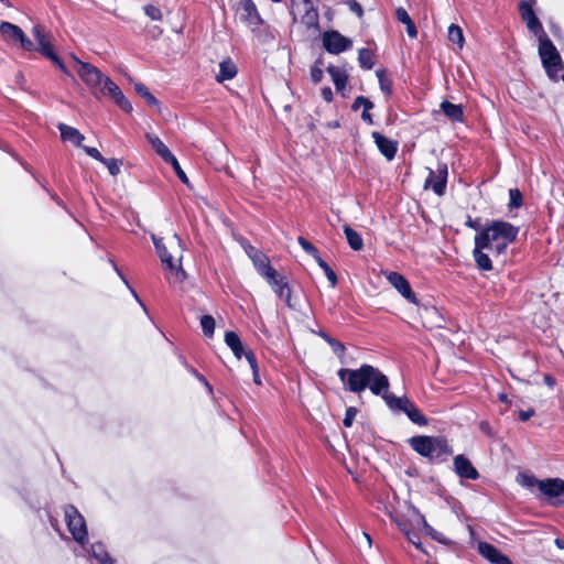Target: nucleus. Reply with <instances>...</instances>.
<instances>
[{
	"mask_svg": "<svg viewBox=\"0 0 564 564\" xmlns=\"http://www.w3.org/2000/svg\"><path fill=\"white\" fill-rule=\"evenodd\" d=\"M519 230V227L505 220H492L487 224L474 238L473 258L476 267L480 271H491L492 262L489 254L484 251L489 250L497 256L503 254L508 246L517 240Z\"/></svg>",
	"mask_w": 564,
	"mask_h": 564,
	"instance_id": "obj_1",
	"label": "nucleus"
},
{
	"mask_svg": "<svg viewBox=\"0 0 564 564\" xmlns=\"http://www.w3.org/2000/svg\"><path fill=\"white\" fill-rule=\"evenodd\" d=\"M337 376L352 393H361L369 388L375 395H380L383 400L389 393L388 377L372 365L362 364L358 369L340 368Z\"/></svg>",
	"mask_w": 564,
	"mask_h": 564,
	"instance_id": "obj_2",
	"label": "nucleus"
},
{
	"mask_svg": "<svg viewBox=\"0 0 564 564\" xmlns=\"http://www.w3.org/2000/svg\"><path fill=\"white\" fill-rule=\"evenodd\" d=\"M410 447L432 465L446 463L453 448L444 436L414 435L408 440Z\"/></svg>",
	"mask_w": 564,
	"mask_h": 564,
	"instance_id": "obj_3",
	"label": "nucleus"
},
{
	"mask_svg": "<svg viewBox=\"0 0 564 564\" xmlns=\"http://www.w3.org/2000/svg\"><path fill=\"white\" fill-rule=\"evenodd\" d=\"M32 35L35 43L23 33V39H20L18 44H20L24 51L39 52L42 56L50 59L64 74L69 75L66 65L54 51L53 36L45 26L41 24L34 25L32 28Z\"/></svg>",
	"mask_w": 564,
	"mask_h": 564,
	"instance_id": "obj_4",
	"label": "nucleus"
},
{
	"mask_svg": "<svg viewBox=\"0 0 564 564\" xmlns=\"http://www.w3.org/2000/svg\"><path fill=\"white\" fill-rule=\"evenodd\" d=\"M539 56L549 78L557 80V74L564 67V64L558 51L546 33L539 35Z\"/></svg>",
	"mask_w": 564,
	"mask_h": 564,
	"instance_id": "obj_5",
	"label": "nucleus"
},
{
	"mask_svg": "<svg viewBox=\"0 0 564 564\" xmlns=\"http://www.w3.org/2000/svg\"><path fill=\"white\" fill-rule=\"evenodd\" d=\"M384 402L390 410L403 412L412 423L419 426H426L429 424V419L406 395L395 397L389 392L384 395Z\"/></svg>",
	"mask_w": 564,
	"mask_h": 564,
	"instance_id": "obj_6",
	"label": "nucleus"
},
{
	"mask_svg": "<svg viewBox=\"0 0 564 564\" xmlns=\"http://www.w3.org/2000/svg\"><path fill=\"white\" fill-rule=\"evenodd\" d=\"M64 516L67 529L70 532L73 539L78 543L84 544L88 539V531L84 517L73 505L65 506Z\"/></svg>",
	"mask_w": 564,
	"mask_h": 564,
	"instance_id": "obj_7",
	"label": "nucleus"
},
{
	"mask_svg": "<svg viewBox=\"0 0 564 564\" xmlns=\"http://www.w3.org/2000/svg\"><path fill=\"white\" fill-rule=\"evenodd\" d=\"M539 490L552 506L564 503V480L562 478L542 479L539 482Z\"/></svg>",
	"mask_w": 564,
	"mask_h": 564,
	"instance_id": "obj_8",
	"label": "nucleus"
},
{
	"mask_svg": "<svg viewBox=\"0 0 564 564\" xmlns=\"http://www.w3.org/2000/svg\"><path fill=\"white\" fill-rule=\"evenodd\" d=\"M323 47L330 54H340L352 46V41L336 30L325 31L322 35Z\"/></svg>",
	"mask_w": 564,
	"mask_h": 564,
	"instance_id": "obj_9",
	"label": "nucleus"
},
{
	"mask_svg": "<svg viewBox=\"0 0 564 564\" xmlns=\"http://www.w3.org/2000/svg\"><path fill=\"white\" fill-rule=\"evenodd\" d=\"M429 170V176L424 182V188H431L437 196H443L446 193L448 167L446 163H438L437 170Z\"/></svg>",
	"mask_w": 564,
	"mask_h": 564,
	"instance_id": "obj_10",
	"label": "nucleus"
},
{
	"mask_svg": "<svg viewBox=\"0 0 564 564\" xmlns=\"http://www.w3.org/2000/svg\"><path fill=\"white\" fill-rule=\"evenodd\" d=\"M73 57L79 64L77 73L82 80L91 88L100 87L106 76L93 64L82 62L75 56Z\"/></svg>",
	"mask_w": 564,
	"mask_h": 564,
	"instance_id": "obj_11",
	"label": "nucleus"
},
{
	"mask_svg": "<svg viewBox=\"0 0 564 564\" xmlns=\"http://www.w3.org/2000/svg\"><path fill=\"white\" fill-rule=\"evenodd\" d=\"M101 85V93L104 95H108L123 111L128 113L132 111L131 102L124 97L120 87L111 78L108 76L105 77Z\"/></svg>",
	"mask_w": 564,
	"mask_h": 564,
	"instance_id": "obj_12",
	"label": "nucleus"
},
{
	"mask_svg": "<svg viewBox=\"0 0 564 564\" xmlns=\"http://www.w3.org/2000/svg\"><path fill=\"white\" fill-rule=\"evenodd\" d=\"M153 242L161 259L162 263L166 265V268L171 271H176V276L181 280L186 278L185 271L182 269L181 264H176L174 261V257L169 252L166 245L164 243L163 238L153 237Z\"/></svg>",
	"mask_w": 564,
	"mask_h": 564,
	"instance_id": "obj_13",
	"label": "nucleus"
},
{
	"mask_svg": "<svg viewBox=\"0 0 564 564\" xmlns=\"http://www.w3.org/2000/svg\"><path fill=\"white\" fill-rule=\"evenodd\" d=\"M390 284L410 303L419 304L416 294L412 290L409 281L399 272H390L387 276Z\"/></svg>",
	"mask_w": 564,
	"mask_h": 564,
	"instance_id": "obj_14",
	"label": "nucleus"
},
{
	"mask_svg": "<svg viewBox=\"0 0 564 564\" xmlns=\"http://www.w3.org/2000/svg\"><path fill=\"white\" fill-rule=\"evenodd\" d=\"M236 13L239 15L240 20L248 25L259 26L263 23V20L252 0L238 2Z\"/></svg>",
	"mask_w": 564,
	"mask_h": 564,
	"instance_id": "obj_15",
	"label": "nucleus"
},
{
	"mask_svg": "<svg viewBox=\"0 0 564 564\" xmlns=\"http://www.w3.org/2000/svg\"><path fill=\"white\" fill-rule=\"evenodd\" d=\"M453 465L455 474L463 479L477 480L480 476L469 458L463 454L454 456Z\"/></svg>",
	"mask_w": 564,
	"mask_h": 564,
	"instance_id": "obj_16",
	"label": "nucleus"
},
{
	"mask_svg": "<svg viewBox=\"0 0 564 564\" xmlns=\"http://www.w3.org/2000/svg\"><path fill=\"white\" fill-rule=\"evenodd\" d=\"M519 12L522 20L527 23V28L535 35H541L544 32L542 23L534 13L532 6L522 0L519 4Z\"/></svg>",
	"mask_w": 564,
	"mask_h": 564,
	"instance_id": "obj_17",
	"label": "nucleus"
},
{
	"mask_svg": "<svg viewBox=\"0 0 564 564\" xmlns=\"http://www.w3.org/2000/svg\"><path fill=\"white\" fill-rule=\"evenodd\" d=\"M371 137L379 152L388 160L392 161L398 152L399 143L389 139L378 131H372Z\"/></svg>",
	"mask_w": 564,
	"mask_h": 564,
	"instance_id": "obj_18",
	"label": "nucleus"
},
{
	"mask_svg": "<svg viewBox=\"0 0 564 564\" xmlns=\"http://www.w3.org/2000/svg\"><path fill=\"white\" fill-rule=\"evenodd\" d=\"M479 553L495 564H512L510 558L506 555H503L495 545L487 543V542H480L478 545Z\"/></svg>",
	"mask_w": 564,
	"mask_h": 564,
	"instance_id": "obj_19",
	"label": "nucleus"
},
{
	"mask_svg": "<svg viewBox=\"0 0 564 564\" xmlns=\"http://www.w3.org/2000/svg\"><path fill=\"white\" fill-rule=\"evenodd\" d=\"M440 108L446 118L453 123H463L465 121V112L462 105L444 100L441 102Z\"/></svg>",
	"mask_w": 564,
	"mask_h": 564,
	"instance_id": "obj_20",
	"label": "nucleus"
},
{
	"mask_svg": "<svg viewBox=\"0 0 564 564\" xmlns=\"http://www.w3.org/2000/svg\"><path fill=\"white\" fill-rule=\"evenodd\" d=\"M0 33L2 37L11 43V44H18L20 39H23V30L8 21H2L0 23Z\"/></svg>",
	"mask_w": 564,
	"mask_h": 564,
	"instance_id": "obj_21",
	"label": "nucleus"
},
{
	"mask_svg": "<svg viewBox=\"0 0 564 564\" xmlns=\"http://www.w3.org/2000/svg\"><path fill=\"white\" fill-rule=\"evenodd\" d=\"M57 128L61 132V139L64 142L69 141L76 147H82V142L84 141L85 137L79 132L78 129L66 123H59Z\"/></svg>",
	"mask_w": 564,
	"mask_h": 564,
	"instance_id": "obj_22",
	"label": "nucleus"
},
{
	"mask_svg": "<svg viewBox=\"0 0 564 564\" xmlns=\"http://www.w3.org/2000/svg\"><path fill=\"white\" fill-rule=\"evenodd\" d=\"M326 70L332 77L336 90L343 91L348 83V74L346 73V70L335 65L327 66Z\"/></svg>",
	"mask_w": 564,
	"mask_h": 564,
	"instance_id": "obj_23",
	"label": "nucleus"
},
{
	"mask_svg": "<svg viewBox=\"0 0 564 564\" xmlns=\"http://www.w3.org/2000/svg\"><path fill=\"white\" fill-rule=\"evenodd\" d=\"M250 258L259 275L262 276L270 274L269 272L271 269H273V267L271 265L270 259L267 254L256 250L252 254H250Z\"/></svg>",
	"mask_w": 564,
	"mask_h": 564,
	"instance_id": "obj_24",
	"label": "nucleus"
},
{
	"mask_svg": "<svg viewBox=\"0 0 564 564\" xmlns=\"http://www.w3.org/2000/svg\"><path fill=\"white\" fill-rule=\"evenodd\" d=\"M225 343L231 349L235 357L240 359L242 355L247 351L245 348L240 337L234 330H228L225 334Z\"/></svg>",
	"mask_w": 564,
	"mask_h": 564,
	"instance_id": "obj_25",
	"label": "nucleus"
},
{
	"mask_svg": "<svg viewBox=\"0 0 564 564\" xmlns=\"http://www.w3.org/2000/svg\"><path fill=\"white\" fill-rule=\"evenodd\" d=\"M238 73V68L236 64L231 61V58L224 59L219 64V72L216 76L218 83H223L225 80L232 79Z\"/></svg>",
	"mask_w": 564,
	"mask_h": 564,
	"instance_id": "obj_26",
	"label": "nucleus"
},
{
	"mask_svg": "<svg viewBox=\"0 0 564 564\" xmlns=\"http://www.w3.org/2000/svg\"><path fill=\"white\" fill-rule=\"evenodd\" d=\"M397 20L403 23L406 28V33L411 39H415L417 36V29L409 13L404 8H398L395 10Z\"/></svg>",
	"mask_w": 564,
	"mask_h": 564,
	"instance_id": "obj_27",
	"label": "nucleus"
},
{
	"mask_svg": "<svg viewBox=\"0 0 564 564\" xmlns=\"http://www.w3.org/2000/svg\"><path fill=\"white\" fill-rule=\"evenodd\" d=\"M147 139L154 149V151L156 152V154L160 155L164 162L167 161L171 156H173L172 152L159 137L148 133Z\"/></svg>",
	"mask_w": 564,
	"mask_h": 564,
	"instance_id": "obj_28",
	"label": "nucleus"
},
{
	"mask_svg": "<svg viewBox=\"0 0 564 564\" xmlns=\"http://www.w3.org/2000/svg\"><path fill=\"white\" fill-rule=\"evenodd\" d=\"M343 229L349 247L355 251L361 250L364 248V240L360 234L349 225H345Z\"/></svg>",
	"mask_w": 564,
	"mask_h": 564,
	"instance_id": "obj_29",
	"label": "nucleus"
},
{
	"mask_svg": "<svg viewBox=\"0 0 564 564\" xmlns=\"http://www.w3.org/2000/svg\"><path fill=\"white\" fill-rule=\"evenodd\" d=\"M376 75L378 77L381 91L384 94L387 98H389L393 91V82L391 77L389 76L388 72L384 68L377 69Z\"/></svg>",
	"mask_w": 564,
	"mask_h": 564,
	"instance_id": "obj_30",
	"label": "nucleus"
},
{
	"mask_svg": "<svg viewBox=\"0 0 564 564\" xmlns=\"http://www.w3.org/2000/svg\"><path fill=\"white\" fill-rule=\"evenodd\" d=\"M358 62L362 69H372L376 64L373 51L367 47L360 48L358 51Z\"/></svg>",
	"mask_w": 564,
	"mask_h": 564,
	"instance_id": "obj_31",
	"label": "nucleus"
},
{
	"mask_svg": "<svg viewBox=\"0 0 564 564\" xmlns=\"http://www.w3.org/2000/svg\"><path fill=\"white\" fill-rule=\"evenodd\" d=\"M447 37H448V41L452 42L453 44H455L459 50L463 48V46L465 44V37H464L463 30L459 25L451 24L448 26Z\"/></svg>",
	"mask_w": 564,
	"mask_h": 564,
	"instance_id": "obj_32",
	"label": "nucleus"
},
{
	"mask_svg": "<svg viewBox=\"0 0 564 564\" xmlns=\"http://www.w3.org/2000/svg\"><path fill=\"white\" fill-rule=\"evenodd\" d=\"M134 90L140 97H142L147 101L149 106L158 108L160 107V101L154 95L151 94V91L144 84L137 83L134 85Z\"/></svg>",
	"mask_w": 564,
	"mask_h": 564,
	"instance_id": "obj_33",
	"label": "nucleus"
},
{
	"mask_svg": "<svg viewBox=\"0 0 564 564\" xmlns=\"http://www.w3.org/2000/svg\"><path fill=\"white\" fill-rule=\"evenodd\" d=\"M270 274L262 275V278L267 281V283L274 291L275 288H279L281 284L286 283V278L279 273L274 268L270 270Z\"/></svg>",
	"mask_w": 564,
	"mask_h": 564,
	"instance_id": "obj_34",
	"label": "nucleus"
},
{
	"mask_svg": "<svg viewBox=\"0 0 564 564\" xmlns=\"http://www.w3.org/2000/svg\"><path fill=\"white\" fill-rule=\"evenodd\" d=\"M318 11L314 6H311L306 9L305 13L302 15V22L307 28H314L318 25Z\"/></svg>",
	"mask_w": 564,
	"mask_h": 564,
	"instance_id": "obj_35",
	"label": "nucleus"
},
{
	"mask_svg": "<svg viewBox=\"0 0 564 564\" xmlns=\"http://www.w3.org/2000/svg\"><path fill=\"white\" fill-rule=\"evenodd\" d=\"M315 262L324 271L325 275L327 276V280L330 283V286L335 288L338 283L336 272L328 265V263L322 257L318 258Z\"/></svg>",
	"mask_w": 564,
	"mask_h": 564,
	"instance_id": "obj_36",
	"label": "nucleus"
},
{
	"mask_svg": "<svg viewBox=\"0 0 564 564\" xmlns=\"http://www.w3.org/2000/svg\"><path fill=\"white\" fill-rule=\"evenodd\" d=\"M297 242L302 247V249L311 256L315 261L321 258L318 249L303 236L297 237Z\"/></svg>",
	"mask_w": 564,
	"mask_h": 564,
	"instance_id": "obj_37",
	"label": "nucleus"
},
{
	"mask_svg": "<svg viewBox=\"0 0 564 564\" xmlns=\"http://www.w3.org/2000/svg\"><path fill=\"white\" fill-rule=\"evenodd\" d=\"M274 293L279 299L283 300L289 307H293L291 304L292 291L289 282L281 284L279 288H275Z\"/></svg>",
	"mask_w": 564,
	"mask_h": 564,
	"instance_id": "obj_38",
	"label": "nucleus"
},
{
	"mask_svg": "<svg viewBox=\"0 0 564 564\" xmlns=\"http://www.w3.org/2000/svg\"><path fill=\"white\" fill-rule=\"evenodd\" d=\"M215 318L212 315H203L200 317V326L206 337H212L215 332Z\"/></svg>",
	"mask_w": 564,
	"mask_h": 564,
	"instance_id": "obj_39",
	"label": "nucleus"
},
{
	"mask_svg": "<svg viewBox=\"0 0 564 564\" xmlns=\"http://www.w3.org/2000/svg\"><path fill=\"white\" fill-rule=\"evenodd\" d=\"M523 205V195L519 188L509 189V208H520Z\"/></svg>",
	"mask_w": 564,
	"mask_h": 564,
	"instance_id": "obj_40",
	"label": "nucleus"
},
{
	"mask_svg": "<svg viewBox=\"0 0 564 564\" xmlns=\"http://www.w3.org/2000/svg\"><path fill=\"white\" fill-rule=\"evenodd\" d=\"M360 107H362V111H370L375 105L369 98L365 96H357L351 105V109L356 111Z\"/></svg>",
	"mask_w": 564,
	"mask_h": 564,
	"instance_id": "obj_41",
	"label": "nucleus"
},
{
	"mask_svg": "<svg viewBox=\"0 0 564 564\" xmlns=\"http://www.w3.org/2000/svg\"><path fill=\"white\" fill-rule=\"evenodd\" d=\"M165 163H169L172 165L174 172L176 173L177 177L180 178V181L184 184H188V178L185 174V172L183 171V169L181 167L177 159L173 155L171 156L167 161H165Z\"/></svg>",
	"mask_w": 564,
	"mask_h": 564,
	"instance_id": "obj_42",
	"label": "nucleus"
},
{
	"mask_svg": "<svg viewBox=\"0 0 564 564\" xmlns=\"http://www.w3.org/2000/svg\"><path fill=\"white\" fill-rule=\"evenodd\" d=\"M101 163L107 166L110 175L116 176L120 173V166L122 164L121 161H119L115 158H111V159L105 158Z\"/></svg>",
	"mask_w": 564,
	"mask_h": 564,
	"instance_id": "obj_43",
	"label": "nucleus"
},
{
	"mask_svg": "<svg viewBox=\"0 0 564 564\" xmlns=\"http://www.w3.org/2000/svg\"><path fill=\"white\" fill-rule=\"evenodd\" d=\"M143 10L147 17H149L152 21H161L163 18L161 9L154 4H147L144 6Z\"/></svg>",
	"mask_w": 564,
	"mask_h": 564,
	"instance_id": "obj_44",
	"label": "nucleus"
},
{
	"mask_svg": "<svg viewBox=\"0 0 564 564\" xmlns=\"http://www.w3.org/2000/svg\"><path fill=\"white\" fill-rule=\"evenodd\" d=\"M328 345L332 347L333 349V352L341 360V362L344 361V356L346 354V347L345 345L336 339V338H333L332 340H329Z\"/></svg>",
	"mask_w": 564,
	"mask_h": 564,
	"instance_id": "obj_45",
	"label": "nucleus"
},
{
	"mask_svg": "<svg viewBox=\"0 0 564 564\" xmlns=\"http://www.w3.org/2000/svg\"><path fill=\"white\" fill-rule=\"evenodd\" d=\"M479 431L489 438H495L497 435V431L494 429V426L490 424L489 421L484 420L478 423Z\"/></svg>",
	"mask_w": 564,
	"mask_h": 564,
	"instance_id": "obj_46",
	"label": "nucleus"
},
{
	"mask_svg": "<svg viewBox=\"0 0 564 564\" xmlns=\"http://www.w3.org/2000/svg\"><path fill=\"white\" fill-rule=\"evenodd\" d=\"M357 413H358V409L356 406H348L346 409L345 417L343 420V424L345 427H351Z\"/></svg>",
	"mask_w": 564,
	"mask_h": 564,
	"instance_id": "obj_47",
	"label": "nucleus"
},
{
	"mask_svg": "<svg viewBox=\"0 0 564 564\" xmlns=\"http://www.w3.org/2000/svg\"><path fill=\"white\" fill-rule=\"evenodd\" d=\"M188 371L189 373H192L202 384H204V387L207 389L208 393L209 394H213L214 393V389L213 387L209 384V382L207 381V379L197 371V369H195L194 367H189L188 368Z\"/></svg>",
	"mask_w": 564,
	"mask_h": 564,
	"instance_id": "obj_48",
	"label": "nucleus"
},
{
	"mask_svg": "<svg viewBox=\"0 0 564 564\" xmlns=\"http://www.w3.org/2000/svg\"><path fill=\"white\" fill-rule=\"evenodd\" d=\"M242 356H245V358L249 362V365L252 369V372H258L259 367H258V362H257L254 352L251 349H247V351Z\"/></svg>",
	"mask_w": 564,
	"mask_h": 564,
	"instance_id": "obj_49",
	"label": "nucleus"
},
{
	"mask_svg": "<svg viewBox=\"0 0 564 564\" xmlns=\"http://www.w3.org/2000/svg\"><path fill=\"white\" fill-rule=\"evenodd\" d=\"M242 356H245V358L249 362V365L252 369V372H258L259 367H258V362H257L254 352L251 349H247V351Z\"/></svg>",
	"mask_w": 564,
	"mask_h": 564,
	"instance_id": "obj_50",
	"label": "nucleus"
},
{
	"mask_svg": "<svg viewBox=\"0 0 564 564\" xmlns=\"http://www.w3.org/2000/svg\"><path fill=\"white\" fill-rule=\"evenodd\" d=\"M82 148L83 150L85 151V153L87 155H89L90 158L99 161V162H102L105 156H102V154L98 151V149L96 148H91V147H87V145H83L82 144Z\"/></svg>",
	"mask_w": 564,
	"mask_h": 564,
	"instance_id": "obj_51",
	"label": "nucleus"
},
{
	"mask_svg": "<svg viewBox=\"0 0 564 564\" xmlns=\"http://www.w3.org/2000/svg\"><path fill=\"white\" fill-rule=\"evenodd\" d=\"M465 225L470 228V229H474L478 232H480L485 227L481 226V223H480V218H471L470 216H467V220L465 223Z\"/></svg>",
	"mask_w": 564,
	"mask_h": 564,
	"instance_id": "obj_52",
	"label": "nucleus"
},
{
	"mask_svg": "<svg viewBox=\"0 0 564 564\" xmlns=\"http://www.w3.org/2000/svg\"><path fill=\"white\" fill-rule=\"evenodd\" d=\"M310 74H311V79L314 84L321 83L323 79V76H324V72L322 68L312 67V66H311Z\"/></svg>",
	"mask_w": 564,
	"mask_h": 564,
	"instance_id": "obj_53",
	"label": "nucleus"
},
{
	"mask_svg": "<svg viewBox=\"0 0 564 564\" xmlns=\"http://www.w3.org/2000/svg\"><path fill=\"white\" fill-rule=\"evenodd\" d=\"M347 6L359 18H361L364 15V9H362L361 4L357 0H348L347 1Z\"/></svg>",
	"mask_w": 564,
	"mask_h": 564,
	"instance_id": "obj_54",
	"label": "nucleus"
},
{
	"mask_svg": "<svg viewBox=\"0 0 564 564\" xmlns=\"http://www.w3.org/2000/svg\"><path fill=\"white\" fill-rule=\"evenodd\" d=\"M539 482H541V480L535 478L532 475H524L523 476L522 485L528 487V488H532L534 486H536L539 488Z\"/></svg>",
	"mask_w": 564,
	"mask_h": 564,
	"instance_id": "obj_55",
	"label": "nucleus"
},
{
	"mask_svg": "<svg viewBox=\"0 0 564 564\" xmlns=\"http://www.w3.org/2000/svg\"><path fill=\"white\" fill-rule=\"evenodd\" d=\"M535 414V411L533 409H529V410H520L519 411V419L520 421L522 422H527L528 420H530L533 415Z\"/></svg>",
	"mask_w": 564,
	"mask_h": 564,
	"instance_id": "obj_56",
	"label": "nucleus"
},
{
	"mask_svg": "<svg viewBox=\"0 0 564 564\" xmlns=\"http://www.w3.org/2000/svg\"><path fill=\"white\" fill-rule=\"evenodd\" d=\"M321 95L326 102L333 101L334 95H333V90L330 87L326 86V87L322 88Z\"/></svg>",
	"mask_w": 564,
	"mask_h": 564,
	"instance_id": "obj_57",
	"label": "nucleus"
},
{
	"mask_svg": "<svg viewBox=\"0 0 564 564\" xmlns=\"http://www.w3.org/2000/svg\"><path fill=\"white\" fill-rule=\"evenodd\" d=\"M361 119L368 124H373V119H372V115L370 113V111H362Z\"/></svg>",
	"mask_w": 564,
	"mask_h": 564,
	"instance_id": "obj_58",
	"label": "nucleus"
},
{
	"mask_svg": "<svg viewBox=\"0 0 564 564\" xmlns=\"http://www.w3.org/2000/svg\"><path fill=\"white\" fill-rule=\"evenodd\" d=\"M543 381L550 388H554L555 386V379L551 375H545Z\"/></svg>",
	"mask_w": 564,
	"mask_h": 564,
	"instance_id": "obj_59",
	"label": "nucleus"
},
{
	"mask_svg": "<svg viewBox=\"0 0 564 564\" xmlns=\"http://www.w3.org/2000/svg\"><path fill=\"white\" fill-rule=\"evenodd\" d=\"M317 335L324 339L327 344L329 343V340H332L334 337H332L329 334H327L325 330H319L317 332Z\"/></svg>",
	"mask_w": 564,
	"mask_h": 564,
	"instance_id": "obj_60",
	"label": "nucleus"
},
{
	"mask_svg": "<svg viewBox=\"0 0 564 564\" xmlns=\"http://www.w3.org/2000/svg\"><path fill=\"white\" fill-rule=\"evenodd\" d=\"M323 66H324V58L322 56L316 58L314 64L312 65V67H317V68H322V69H323Z\"/></svg>",
	"mask_w": 564,
	"mask_h": 564,
	"instance_id": "obj_61",
	"label": "nucleus"
},
{
	"mask_svg": "<svg viewBox=\"0 0 564 564\" xmlns=\"http://www.w3.org/2000/svg\"><path fill=\"white\" fill-rule=\"evenodd\" d=\"M326 127L327 128H330V129H336V128H339L340 127V123L338 120H334V121H329L326 123Z\"/></svg>",
	"mask_w": 564,
	"mask_h": 564,
	"instance_id": "obj_62",
	"label": "nucleus"
},
{
	"mask_svg": "<svg viewBox=\"0 0 564 564\" xmlns=\"http://www.w3.org/2000/svg\"><path fill=\"white\" fill-rule=\"evenodd\" d=\"M498 400L501 402V403H509V398L506 393H499L498 394Z\"/></svg>",
	"mask_w": 564,
	"mask_h": 564,
	"instance_id": "obj_63",
	"label": "nucleus"
},
{
	"mask_svg": "<svg viewBox=\"0 0 564 564\" xmlns=\"http://www.w3.org/2000/svg\"><path fill=\"white\" fill-rule=\"evenodd\" d=\"M96 557L99 560L101 564H107L109 561H107L105 553L102 555H96Z\"/></svg>",
	"mask_w": 564,
	"mask_h": 564,
	"instance_id": "obj_64",
	"label": "nucleus"
}]
</instances>
